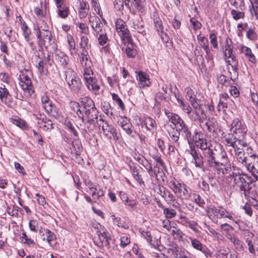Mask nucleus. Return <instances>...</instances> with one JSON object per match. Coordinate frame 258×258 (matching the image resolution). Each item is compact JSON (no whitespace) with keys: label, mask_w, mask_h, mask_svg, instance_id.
<instances>
[{"label":"nucleus","mask_w":258,"mask_h":258,"mask_svg":"<svg viewBox=\"0 0 258 258\" xmlns=\"http://www.w3.org/2000/svg\"><path fill=\"white\" fill-rule=\"evenodd\" d=\"M211 156L213 159L211 160V162H207V163L210 167L216 170L219 174L220 173L224 174V170L226 173L230 170L227 154L221 146H218V150L214 148L213 154H211Z\"/></svg>","instance_id":"1"},{"label":"nucleus","mask_w":258,"mask_h":258,"mask_svg":"<svg viewBox=\"0 0 258 258\" xmlns=\"http://www.w3.org/2000/svg\"><path fill=\"white\" fill-rule=\"evenodd\" d=\"M231 180H233V186L236 189L243 191L245 197L248 194V191L251 188L250 184L252 182L251 177L245 174H233L229 176Z\"/></svg>","instance_id":"2"},{"label":"nucleus","mask_w":258,"mask_h":258,"mask_svg":"<svg viewBox=\"0 0 258 258\" xmlns=\"http://www.w3.org/2000/svg\"><path fill=\"white\" fill-rule=\"evenodd\" d=\"M31 73L29 71L22 72L20 75L19 86L26 96H30L34 92L31 82Z\"/></svg>","instance_id":"3"},{"label":"nucleus","mask_w":258,"mask_h":258,"mask_svg":"<svg viewBox=\"0 0 258 258\" xmlns=\"http://www.w3.org/2000/svg\"><path fill=\"white\" fill-rule=\"evenodd\" d=\"M84 77L89 90L95 95L100 94L101 83L94 77L92 70H87V73H84Z\"/></svg>","instance_id":"4"},{"label":"nucleus","mask_w":258,"mask_h":258,"mask_svg":"<svg viewBox=\"0 0 258 258\" xmlns=\"http://www.w3.org/2000/svg\"><path fill=\"white\" fill-rule=\"evenodd\" d=\"M47 26L44 27V29L38 28L36 30V37L38 39V44L40 47H47L50 44V41L52 37V34L50 31L46 28Z\"/></svg>","instance_id":"5"},{"label":"nucleus","mask_w":258,"mask_h":258,"mask_svg":"<svg viewBox=\"0 0 258 258\" xmlns=\"http://www.w3.org/2000/svg\"><path fill=\"white\" fill-rule=\"evenodd\" d=\"M115 29L118 35L121 37L124 43H130L132 41V38L130 34L125 23L121 19L116 20L115 23Z\"/></svg>","instance_id":"6"},{"label":"nucleus","mask_w":258,"mask_h":258,"mask_svg":"<svg viewBox=\"0 0 258 258\" xmlns=\"http://www.w3.org/2000/svg\"><path fill=\"white\" fill-rule=\"evenodd\" d=\"M231 131L239 138V141H244V138L246 135L247 129L245 125L238 118L234 119L232 123Z\"/></svg>","instance_id":"7"},{"label":"nucleus","mask_w":258,"mask_h":258,"mask_svg":"<svg viewBox=\"0 0 258 258\" xmlns=\"http://www.w3.org/2000/svg\"><path fill=\"white\" fill-rule=\"evenodd\" d=\"M99 127L101 128L103 135L109 139H113L117 140V133L116 129L111 125H109L106 121L104 120L100 116V118L97 121Z\"/></svg>","instance_id":"8"},{"label":"nucleus","mask_w":258,"mask_h":258,"mask_svg":"<svg viewBox=\"0 0 258 258\" xmlns=\"http://www.w3.org/2000/svg\"><path fill=\"white\" fill-rule=\"evenodd\" d=\"M170 187L176 194L177 197L181 199H188L190 196V190L184 184L171 182Z\"/></svg>","instance_id":"9"},{"label":"nucleus","mask_w":258,"mask_h":258,"mask_svg":"<svg viewBox=\"0 0 258 258\" xmlns=\"http://www.w3.org/2000/svg\"><path fill=\"white\" fill-rule=\"evenodd\" d=\"M191 105L194 109V111L189 117L195 121H199L200 123H203L207 118V116L205 111L202 108L201 100L192 103Z\"/></svg>","instance_id":"10"},{"label":"nucleus","mask_w":258,"mask_h":258,"mask_svg":"<svg viewBox=\"0 0 258 258\" xmlns=\"http://www.w3.org/2000/svg\"><path fill=\"white\" fill-rule=\"evenodd\" d=\"M66 81L73 91L76 92L79 90L81 86V81L74 72L69 70L66 72Z\"/></svg>","instance_id":"11"},{"label":"nucleus","mask_w":258,"mask_h":258,"mask_svg":"<svg viewBox=\"0 0 258 258\" xmlns=\"http://www.w3.org/2000/svg\"><path fill=\"white\" fill-rule=\"evenodd\" d=\"M197 146L202 150V154L206 162H210L213 158L211 154H213L214 148H213L211 143L207 142L206 140H200L197 143Z\"/></svg>","instance_id":"12"},{"label":"nucleus","mask_w":258,"mask_h":258,"mask_svg":"<svg viewBox=\"0 0 258 258\" xmlns=\"http://www.w3.org/2000/svg\"><path fill=\"white\" fill-rule=\"evenodd\" d=\"M238 144V147L234 149L235 152V157L237 160L246 167L247 163V159L249 158L250 155L246 156L242 148L243 147L246 146V143L245 141H241L239 140Z\"/></svg>","instance_id":"13"},{"label":"nucleus","mask_w":258,"mask_h":258,"mask_svg":"<svg viewBox=\"0 0 258 258\" xmlns=\"http://www.w3.org/2000/svg\"><path fill=\"white\" fill-rule=\"evenodd\" d=\"M247 163L245 167L256 179H258V156L254 154L250 155Z\"/></svg>","instance_id":"14"},{"label":"nucleus","mask_w":258,"mask_h":258,"mask_svg":"<svg viewBox=\"0 0 258 258\" xmlns=\"http://www.w3.org/2000/svg\"><path fill=\"white\" fill-rule=\"evenodd\" d=\"M153 190L155 192L160 195L168 204H171V202H174L175 200L174 196L163 186L159 184L156 185L153 187Z\"/></svg>","instance_id":"15"},{"label":"nucleus","mask_w":258,"mask_h":258,"mask_svg":"<svg viewBox=\"0 0 258 258\" xmlns=\"http://www.w3.org/2000/svg\"><path fill=\"white\" fill-rule=\"evenodd\" d=\"M11 85L1 84L0 85V100L6 104L9 105L12 101L11 95L10 93Z\"/></svg>","instance_id":"16"},{"label":"nucleus","mask_w":258,"mask_h":258,"mask_svg":"<svg viewBox=\"0 0 258 258\" xmlns=\"http://www.w3.org/2000/svg\"><path fill=\"white\" fill-rule=\"evenodd\" d=\"M223 143L226 146H230L233 149L238 147L239 143V138L236 136H234L232 133L222 134Z\"/></svg>","instance_id":"17"},{"label":"nucleus","mask_w":258,"mask_h":258,"mask_svg":"<svg viewBox=\"0 0 258 258\" xmlns=\"http://www.w3.org/2000/svg\"><path fill=\"white\" fill-rule=\"evenodd\" d=\"M80 63L84 68V73H87V70H92V63L89 59V55L87 50H81L79 54Z\"/></svg>","instance_id":"18"},{"label":"nucleus","mask_w":258,"mask_h":258,"mask_svg":"<svg viewBox=\"0 0 258 258\" xmlns=\"http://www.w3.org/2000/svg\"><path fill=\"white\" fill-rule=\"evenodd\" d=\"M89 22L91 23V26L96 34L100 33L104 30L103 25L100 18L94 15L90 16Z\"/></svg>","instance_id":"19"},{"label":"nucleus","mask_w":258,"mask_h":258,"mask_svg":"<svg viewBox=\"0 0 258 258\" xmlns=\"http://www.w3.org/2000/svg\"><path fill=\"white\" fill-rule=\"evenodd\" d=\"M136 73L137 74V80L138 81V85L140 88H144L150 86L151 82L148 75L142 71L139 72L136 71Z\"/></svg>","instance_id":"20"},{"label":"nucleus","mask_w":258,"mask_h":258,"mask_svg":"<svg viewBox=\"0 0 258 258\" xmlns=\"http://www.w3.org/2000/svg\"><path fill=\"white\" fill-rule=\"evenodd\" d=\"M226 60V62L228 66V72L230 73H232V72L235 75L237 74V67H238V62L236 59V57L234 55V58H232V57H227V58H225Z\"/></svg>","instance_id":"21"},{"label":"nucleus","mask_w":258,"mask_h":258,"mask_svg":"<svg viewBox=\"0 0 258 258\" xmlns=\"http://www.w3.org/2000/svg\"><path fill=\"white\" fill-rule=\"evenodd\" d=\"M239 49L240 50V53L244 54L246 58L252 63L256 62L255 57L254 54L252 53L251 50L250 48L241 45L239 46Z\"/></svg>","instance_id":"22"},{"label":"nucleus","mask_w":258,"mask_h":258,"mask_svg":"<svg viewBox=\"0 0 258 258\" xmlns=\"http://www.w3.org/2000/svg\"><path fill=\"white\" fill-rule=\"evenodd\" d=\"M175 129L180 132L182 134H183L186 139L189 141V139L190 138L191 134L187 125L185 123L183 119L181 120L180 123H178Z\"/></svg>","instance_id":"23"},{"label":"nucleus","mask_w":258,"mask_h":258,"mask_svg":"<svg viewBox=\"0 0 258 258\" xmlns=\"http://www.w3.org/2000/svg\"><path fill=\"white\" fill-rule=\"evenodd\" d=\"M118 124L121 127L127 135H131L133 132L132 125L126 117L121 118L118 121Z\"/></svg>","instance_id":"24"},{"label":"nucleus","mask_w":258,"mask_h":258,"mask_svg":"<svg viewBox=\"0 0 258 258\" xmlns=\"http://www.w3.org/2000/svg\"><path fill=\"white\" fill-rule=\"evenodd\" d=\"M165 113L169 120L174 126V128H175L178 123H180L181 120L182 119L179 115L173 112H170L168 110H165Z\"/></svg>","instance_id":"25"},{"label":"nucleus","mask_w":258,"mask_h":258,"mask_svg":"<svg viewBox=\"0 0 258 258\" xmlns=\"http://www.w3.org/2000/svg\"><path fill=\"white\" fill-rule=\"evenodd\" d=\"M189 239L191 242V244L194 249L202 252L205 254L207 257H208V252L206 251L205 247L198 239L191 237L189 238Z\"/></svg>","instance_id":"26"},{"label":"nucleus","mask_w":258,"mask_h":258,"mask_svg":"<svg viewBox=\"0 0 258 258\" xmlns=\"http://www.w3.org/2000/svg\"><path fill=\"white\" fill-rule=\"evenodd\" d=\"M207 215L209 218L213 220L218 219V207H216L214 206H210L206 209Z\"/></svg>","instance_id":"27"},{"label":"nucleus","mask_w":258,"mask_h":258,"mask_svg":"<svg viewBox=\"0 0 258 258\" xmlns=\"http://www.w3.org/2000/svg\"><path fill=\"white\" fill-rule=\"evenodd\" d=\"M176 100L178 103V106L182 109L183 111L187 114H190L191 112L192 108L189 105L188 103L184 102L182 98L179 96H175Z\"/></svg>","instance_id":"28"},{"label":"nucleus","mask_w":258,"mask_h":258,"mask_svg":"<svg viewBox=\"0 0 258 258\" xmlns=\"http://www.w3.org/2000/svg\"><path fill=\"white\" fill-rule=\"evenodd\" d=\"M144 122L147 130L153 133L157 127L156 121L151 117L147 116L145 117Z\"/></svg>","instance_id":"29"},{"label":"nucleus","mask_w":258,"mask_h":258,"mask_svg":"<svg viewBox=\"0 0 258 258\" xmlns=\"http://www.w3.org/2000/svg\"><path fill=\"white\" fill-rule=\"evenodd\" d=\"M198 40L200 46L203 48L207 54H209L210 50L209 47V41L207 38L201 34L198 36Z\"/></svg>","instance_id":"30"},{"label":"nucleus","mask_w":258,"mask_h":258,"mask_svg":"<svg viewBox=\"0 0 258 258\" xmlns=\"http://www.w3.org/2000/svg\"><path fill=\"white\" fill-rule=\"evenodd\" d=\"M81 103L83 105L82 110L85 112V111L87 112L88 110H90V109L95 107L93 101L88 98H85L83 99L81 101Z\"/></svg>","instance_id":"31"},{"label":"nucleus","mask_w":258,"mask_h":258,"mask_svg":"<svg viewBox=\"0 0 258 258\" xmlns=\"http://www.w3.org/2000/svg\"><path fill=\"white\" fill-rule=\"evenodd\" d=\"M185 92L186 93V97L189 101L191 105L192 103L200 101V99L197 98L196 95L194 94V91L190 88L186 87L185 89Z\"/></svg>","instance_id":"32"},{"label":"nucleus","mask_w":258,"mask_h":258,"mask_svg":"<svg viewBox=\"0 0 258 258\" xmlns=\"http://www.w3.org/2000/svg\"><path fill=\"white\" fill-rule=\"evenodd\" d=\"M110 217L114 224L116 225L118 227L123 228L125 229L129 228L128 224L122 220L120 217H116L114 215H112Z\"/></svg>","instance_id":"33"},{"label":"nucleus","mask_w":258,"mask_h":258,"mask_svg":"<svg viewBox=\"0 0 258 258\" xmlns=\"http://www.w3.org/2000/svg\"><path fill=\"white\" fill-rule=\"evenodd\" d=\"M96 35L98 36V42L100 45L103 46L109 41V38L105 29H104L100 33L96 34Z\"/></svg>","instance_id":"34"},{"label":"nucleus","mask_w":258,"mask_h":258,"mask_svg":"<svg viewBox=\"0 0 258 258\" xmlns=\"http://www.w3.org/2000/svg\"><path fill=\"white\" fill-rule=\"evenodd\" d=\"M180 133V132L175 129V128H172L171 131L168 132V134L171 140L176 143L178 146H179V142H178V140Z\"/></svg>","instance_id":"35"},{"label":"nucleus","mask_w":258,"mask_h":258,"mask_svg":"<svg viewBox=\"0 0 258 258\" xmlns=\"http://www.w3.org/2000/svg\"><path fill=\"white\" fill-rule=\"evenodd\" d=\"M218 219L227 218L230 220H233V217L231 214L221 206L218 207Z\"/></svg>","instance_id":"36"},{"label":"nucleus","mask_w":258,"mask_h":258,"mask_svg":"<svg viewBox=\"0 0 258 258\" xmlns=\"http://www.w3.org/2000/svg\"><path fill=\"white\" fill-rule=\"evenodd\" d=\"M97 234L100 241L102 243H104L105 245L109 246V240L110 239V237L108 236V232L106 231H103V232L97 231Z\"/></svg>","instance_id":"37"},{"label":"nucleus","mask_w":258,"mask_h":258,"mask_svg":"<svg viewBox=\"0 0 258 258\" xmlns=\"http://www.w3.org/2000/svg\"><path fill=\"white\" fill-rule=\"evenodd\" d=\"M70 105L73 110L76 112L79 118H82L83 121L84 116L83 110L81 109L79 103L75 101H72L70 103Z\"/></svg>","instance_id":"38"},{"label":"nucleus","mask_w":258,"mask_h":258,"mask_svg":"<svg viewBox=\"0 0 258 258\" xmlns=\"http://www.w3.org/2000/svg\"><path fill=\"white\" fill-rule=\"evenodd\" d=\"M159 207L163 210V214L166 218L170 219L174 217L176 215V212L174 209L165 208L162 205H159Z\"/></svg>","instance_id":"39"},{"label":"nucleus","mask_w":258,"mask_h":258,"mask_svg":"<svg viewBox=\"0 0 258 258\" xmlns=\"http://www.w3.org/2000/svg\"><path fill=\"white\" fill-rule=\"evenodd\" d=\"M57 9V14L59 17L65 19L68 17L70 14V11L67 6L61 7Z\"/></svg>","instance_id":"40"},{"label":"nucleus","mask_w":258,"mask_h":258,"mask_svg":"<svg viewBox=\"0 0 258 258\" xmlns=\"http://www.w3.org/2000/svg\"><path fill=\"white\" fill-rule=\"evenodd\" d=\"M75 24L79 28L80 32L82 34H84L85 35L89 34V28L86 23L82 22H76Z\"/></svg>","instance_id":"41"},{"label":"nucleus","mask_w":258,"mask_h":258,"mask_svg":"<svg viewBox=\"0 0 258 258\" xmlns=\"http://www.w3.org/2000/svg\"><path fill=\"white\" fill-rule=\"evenodd\" d=\"M85 114L88 118H91L96 120L98 119V111L95 107L91 109H90V110H88L87 112L85 111ZM97 121L98 120H97Z\"/></svg>","instance_id":"42"},{"label":"nucleus","mask_w":258,"mask_h":258,"mask_svg":"<svg viewBox=\"0 0 258 258\" xmlns=\"http://www.w3.org/2000/svg\"><path fill=\"white\" fill-rule=\"evenodd\" d=\"M137 203L138 202L136 200L129 198L124 204L129 210L133 211L135 209Z\"/></svg>","instance_id":"43"},{"label":"nucleus","mask_w":258,"mask_h":258,"mask_svg":"<svg viewBox=\"0 0 258 258\" xmlns=\"http://www.w3.org/2000/svg\"><path fill=\"white\" fill-rule=\"evenodd\" d=\"M231 14L233 19L235 20L243 19L244 17V13L242 11H239L236 10H232Z\"/></svg>","instance_id":"44"},{"label":"nucleus","mask_w":258,"mask_h":258,"mask_svg":"<svg viewBox=\"0 0 258 258\" xmlns=\"http://www.w3.org/2000/svg\"><path fill=\"white\" fill-rule=\"evenodd\" d=\"M229 2L236 9H239L241 10H243V7L244 6L243 0H229Z\"/></svg>","instance_id":"45"},{"label":"nucleus","mask_w":258,"mask_h":258,"mask_svg":"<svg viewBox=\"0 0 258 258\" xmlns=\"http://www.w3.org/2000/svg\"><path fill=\"white\" fill-rule=\"evenodd\" d=\"M170 231H171V235L174 237L175 239L181 240L183 238V233L179 229L176 228L170 230Z\"/></svg>","instance_id":"46"},{"label":"nucleus","mask_w":258,"mask_h":258,"mask_svg":"<svg viewBox=\"0 0 258 258\" xmlns=\"http://www.w3.org/2000/svg\"><path fill=\"white\" fill-rule=\"evenodd\" d=\"M80 48L82 50H87L89 48V39L85 36H82L81 37V42L80 43Z\"/></svg>","instance_id":"47"},{"label":"nucleus","mask_w":258,"mask_h":258,"mask_svg":"<svg viewBox=\"0 0 258 258\" xmlns=\"http://www.w3.org/2000/svg\"><path fill=\"white\" fill-rule=\"evenodd\" d=\"M21 241L29 246L34 245L35 242L33 239L29 238L25 232H23L21 236Z\"/></svg>","instance_id":"48"},{"label":"nucleus","mask_w":258,"mask_h":258,"mask_svg":"<svg viewBox=\"0 0 258 258\" xmlns=\"http://www.w3.org/2000/svg\"><path fill=\"white\" fill-rule=\"evenodd\" d=\"M48 114H50L52 116L57 119H59L60 117H62V113L60 109L56 106L53 105L52 107V111L49 112Z\"/></svg>","instance_id":"49"},{"label":"nucleus","mask_w":258,"mask_h":258,"mask_svg":"<svg viewBox=\"0 0 258 258\" xmlns=\"http://www.w3.org/2000/svg\"><path fill=\"white\" fill-rule=\"evenodd\" d=\"M46 240L49 245H51V242L56 239V236L53 232L50 230L47 229L45 230Z\"/></svg>","instance_id":"50"},{"label":"nucleus","mask_w":258,"mask_h":258,"mask_svg":"<svg viewBox=\"0 0 258 258\" xmlns=\"http://www.w3.org/2000/svg\"><path fill=\"white\" fill-rule=\"evenodd\" d=\"M0 80L5 83V85H11L12 83L11 78L10 77L9 75L6 73H0Z\"/></svg>","instance_id":"51"},{"label":"nucleus","mask_w":258,"mask_h":258,"mask_svg":"<svg viewBox=\"0 0 258 258\" xmlns=\"http://www.w3.org/2000/svg\"><path fill=\"white\" fill-rule=\"evenodd\" d=\"M95 119L88 118V120L85 123V126L88 131H92L95 127Z\"/></svg>","instance_id":"52"},{"label":"nucleus","mask_w":258,"mask_h":258,"mask_svg":"<svg viewBox=\"0 0 258 258\" xmlns=\"http://www.w3.org/2000/svg\"><path fill=\"white\" fill-rule=\"evenodd\" d=\"M30 229L33 232H36L39 229V222L36 220H31L29 223Z\"/></svg>","instance_id":"53"},{"label":"nucleus","mask_w":258,"mask_h":258,"mask_svg":"<svg viewBox=\"0 0 258 258\" xmlns=\"http://www.w3.org/2000/svg\"><path fill=\"white\" fill-rule=\"evenodd\" d=\"M132 174L135 179L137 180L141 185L142 184H144V182L143 180V179L141 177V176L139 175V172L137 168H134L133 169Z\"/></svg>","instance_id":"54"},{"label":"nucleus","mask_w":258,"mask_h":258,"mask_svg":"<svg viewBox=\"0 0 258 258\" xmlns=\"http://www.w3.org/2000/svg\"><path fill=\"white\" fill-rule=\"evenodd\" d=\"M232 243L235 247V248L238 250H243V246L242 245V242L240 241L237 237H235L234 239H233V240L231 242Z\"/></svg>","instance_id":"55"},{"label":"nucleus","mask_w":258,"mask_h":258,"mask_svg":"<svg viewBox=\"0 0 258 258\" xmlns=\"http://www.w3.org/2000/svg\"><path fill=\"white\" fill-rule=\"evenodd\" d=\"M155 27L157 30V31L159 32V34H160V32H163V26L162 25V22L161 20L159 19H156L154 20Z\"/></svg>","instance_id":"56"},{"label":"nucleus","mask_w":258,"mask_h":258,"mask_svg":"<svg viewBox=\"0 0 258 258\" xmlns=\"http://www.w3.org/2000/svg\"><path fill=\"white\" fill-rule=\"evenodd\" d=\"M126 54L129 57H135L137 54V51L133 47V46L130 47L127 46L125 49Z\"/></svg>","instance_id":"57"},{"label":"nucleus","mask_w":258,"mask_h":258,"mask_svg":"<svg viewBox=\"0 0 258 258\" xmlns=\"http://www.w3.org/2000/svg\"><path fill=\"white\" fill-rule=\"evenodd\" d=\"M111 95L113 100L116 102V103L118 105L119 107L122 110H124V105L122 100H121V99L119 97V96L115 93H112Z\"/></svg>","instance_id":"58"},{"label":"nucleus","mask_w":258,"mask_h":258,"mask_svg":"<svg viewBox=\"0 0 258 258\" xmlns=\"http://www.w3.org/2000/svg\"><path fill=\"white\" fill-rule=\"evenodd\" d=\"M7 212L10 216H16L18 215V207L14 205L8 207Z\"/></svg>","instance_id":"59"},{"label":"nucleus","mask_w":258,"mask_h":258,"mask_svg":"<svg viewBox=\"0 0 258 258\" xmlns=\"http://www.w3.org/2000/svg\"><path fill=\"white\" fill-rule=\"evenodd\" d=\"M194 202L200 207L203 208L205 202L199 195L194 194Z\"/></svg>","instance_id":"60"},{"label":"nucleus","mask_w":258,"mask_h":258,"mask_svg":"<svg viewBox=\"0 0 258 258\" xmlns=\"http://www.w3.org/2000/svg\"><path fill=\"white\" fill-rule=\"evenodd\" d=\"M13 122L17 126L21 128L25 127L26 126V122L19 117H16L15 118H13Z\"/></svg>","instance_id":"61"},{"label":"nucleus","mask_w":258,"mask_h":258,"mask_svg":"<svg viewBox=\"0 0 258 258\" xmlns=\"http://www.w3.org/2000/svg\"><path fill=\"white\" fill-rule=\"evenodd\" d=\"M217 258H234L231 253L227 250L220 251L217 256Z\"/></svg>","instance_id":"62"},{"label":"nucleus","mask_w":258,"mask_h":258,"mask_svg":"<svg viewBox=\"0 0 258 258\" xmlns=\"http://www.w3.org/2000/svg\"><path fill=\"white\" fill-rule=\"evenodd\" d=\"M131 242L130 237L128 236H123L120 238V246L124 248Z\"/></svg>","instance_id":"63"},{"label":"nucleus","mask_w":258,"mask_h":258,"mask_svg":"<svg viewBox=\"0 0 258 258\" xmlns=\"http://www.w3.org/2000/svg\"><path fill=\"white\" fill-rule=\"evenodd\" d=\"M67 41L69 45V49H75L76 47V43L74 38L71 35L67 36Z\"/></svg>","instance_id":"64"}]
</instances>
